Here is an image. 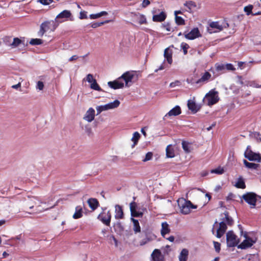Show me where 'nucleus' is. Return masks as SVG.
I'll list each match as a JSON object with an SVG mask.
<instances>
[{
	"instance_id": "f257e3e1",
	"label": "nucleus",
	"mask_w": 261,
	"mask_h": 261,
	"mask_svg": "<svg viewBox=\"0 0 261 261\" xmlns=\"http://www.w3.org/2000/svg\"><path fill=\"white\" fill-rule=\"evenodd\" d=\"M42 203L37 197L28 196V199L25 200L24 206L25 208L31 210L29 214H38L48 209L41 208V204Z\"/></svg>"
},
{
	"instance_id": "f03ea898",
	"label": "nucleus",
	"mask_w": 261,
	"mask_h": 261,
	"mask_svg": "<svg viewBox=\"0 0 261 261\" xmlns=\"http://www.w3.org/2000/svg\"><path fill=\"white\" fill-rule=\"evenodd\" d=\"M58 25L59 23H57L55 20L45 21L41 24L40 30L38 32V36L42 37L47 32H54Z\"/></svg>"
},
{
	"instance_id": "7ed1b4c3",
	"label": "nucleus",
	"mask_w": 261,
	"mask_h": 261,
	"mask_svg": "<svg viewBox=\"0 0 261 261\" xmlns=\"http://www.w3.org/2000/svg\"><path fill=\"white\" fill-rule=\"evenodd\" d=\"M178 204L180 209V212L184 215H187L191 212V209H195L197 206L194 205L190 200L184 198L178 200Z\"/></svg>"
},
{
	"instance_id": "20e7f679",
	"label": "nucleus",
	"mask_w": 261,
	"mask_h": 261,
	"mask_svg": "<svg viewBox=\"0 0 261 261\" xmlns=\"http://www.w3.org/2000/svg\"><path fill=\"white\" fill-rule=\"evenodd\" d=\"M216 71L217 74L216 76H218L221 74L225 73L227 71H233L236 70L235 67L231 63L219 64L216 63L215 65Z\"/></svg>"
},
{
	"instance_id": "39448f33",
	"label": "nucleus",
	"mask_w": 261,
	"mask_h": 261,
	"mask_svg": "<svg viewBox=\"0 0 261 261\" xmlns=\"http://www.w3.org/2000/svg\"><path fill=\"white\" fill-rule=\"evenodd\" d=\"M218 93L217 91L214 90L210 91L205 95L204 102L209 106L215 105L218 102L219 100Z\"/></svg>"
},
{
	"instance_id": "423d86ee",
	"label": "nucleus",
	"mask_w": 261,
	"mask_h": 261,
	"mask_svg": "<svg viewBox=\"0 0 261 261\" xmlns=\"http://www.w3.org/2000/svg\"><path fill=\"white\" fill-rule=\"evenodd\" d=\"M259 197L253 192H247L242 195V198L249 205L251 208H254L257 202V197Z\"/></svg>"
},
{
	"instance_id": "0eeeda50",
	"label": "nucleus",
	"mask_w": 261,
	"mask_h": 261,
	"mask_svg": "<svg viewBox=\"0 0 261 261\" xmlns=\"http://www.w3.org/2000/svg\"><path fill=\"white\" fill-rule=\"evenodd\" d=\"M106 210V208L103 209L102 212L98 215L97 219L103 224L110 226L112 218L111 213L110 210L107 212Z\"/></svg>"
},
{
	"instance_id": "6e6552de",
	"label": "nucleus",
	"mask_w": 261,
	"mask_h": 261,
	"mask_svg": "<svg viewBox=\"0 0 261 261\" xmlns=\"http://www.w3.org/2000/svg\"><path fill=\"white\" fill-rule=\"evenodd\" d=\"M244 156L250 161L261 162V155L259 153L253 152L250 146H248L244 152Z\"/></svg>"
},
{
	"instance_id": "1a4fd4ad",
	"label": "nucleus",
	"mask_w": 261,
	"mask_h": 261,
	"mask_svg": "<svg viewBox=\"0 0 261 261\" xmlns=\"http://www.w3.org/2000/svg\"><path fill=\"white\" fill-rule=\"evenodd\" d=\"M68 19H69L71 21L73 20L71 12L69 10H65L56 16L55 21L59 24L67 20Z\"/></svg>"
},
{
	"instance_id": "9d476101",
	"label": "nucleus",
	"mask_w": 261,
	"mask_h": 261,
	"mask_svg": "<svg viewBox=\"0 0 261 261\" xmlns=\"http://www.w3.org/2000/svg\"><path fill=\"white\" fill-rule=\"evenodd\" d=\"M226 242L228 247H232L238 245L239 240L232 231H229L226 233Z\"/></svg>"
},
{
	"instance_id": "9b49d317",
	"label": "nucleus",
	"mask_w": 261,
	"mask_h": 261,
	"mask_svg": "<svg viewBox=\"0 0 261 261\" xmlns=\"http://www.w3.org/2000/svg\"><path fill=\"white\" fill-rule=\"evenodd\" d=\"M137 72L136 71H128L124 72L120 77V79H123L125 83V86L129 87L130 84L129 83L132 82L133 79L137 74Z\"/></svg>"
},
{
	"instance_id": "f8f14e48",
	"label": "nucleus",
	"mask_w": 261,
	"mask_h": 261,
	"mask_svg": "<svg viewBox=\"0 0 261 261\" xmlns=\"http://www.w3.org/2000/svg\"><path fill=\"white\" fill-rule=\"evenodd\" d=\"M244 236L245 238V240L238 246V248L241 249H246L250 248L255 243V241L252 238L249 237L246 233L244 234Z\"/></svg>"
},
{
	"instance_id": "ddd939ff",
	"label": "nucleus",
	"mask_w": 261,
	"mask_h": 261,
	"mask_svg": "<svg viewBox=\"0 0 261 261\" xmlns=\"http://www.w3.org/2000/svg\"><path fill=\"white\" fill-rule=\"evenodd\" d=\"M185 37L189 40H193L201 36L198 28L193 29L189 33L184 34Z\"/></svg>"
},
{
	"instance_id": "4468645a",
	"label": "nucleus",
	"mask_w": 261,
	"mask_h": 261,
	"mask_svg": "<svg viewBox=\"0 0 261 261\" xmlns=\"http://www.w3.org/2000/svg\"><path fill=\"white\" fill-rule=\"evenodd\" d=\"M227 227L226 223L222 221L219 223V227L217 230L216 237L218 238H221L225 233Z\"/></svg>"
},
{
	"instance_id": "2eb2a0df",
	"label": "nucleus",
	"mask_w": 261,
	"mask_h": 261,
	"mask_svg": "<svg viewBox=\"0 0 261 261\" xmlns=\"http://www.w3.org/2000/svg\"><path fill=\"white\" fill-rule=\"evenodd\" d=\"M212 77L211 74L208 71H205L201 74V77L198 79L196 82V84H204L208 82Z\"/></svg>"
},
{
	"instance_id": "dca6fc26",
	"label": "nucleus",
	"mask_w": 261,
	"mask_h": 261,
	"mask_svg": "<svg viewBox=\"0 0 261 261\" xmlns=\"http://www.w3.org/2000/svg\"><path fill=\"white\" fill-rule=\"evenodd\" d=\"M181 113V110L180 107L178 106H176L165 115L164 118L176 116L180 114Z\"/></svg>"
},
{
	"instance_id": "f3484780",
	"label": "nucleus",
	"mask_w": 261,
	"mask_h": 261,
	"mask_svg": "<svg viewBox=\"0 0 261 261\" xmlns=\"http://www.w3.org/2000/svg\"><path fill=\"white\" fill-rule=\"evenodd\" d=\"M121 79L119 77L117 80L112 82H109L108 84L110 87L113 89H118L122 88L124 87V84L122 82H120L119 80Z\"/></svg>"
},
{
	"instance_id": "a211bd4d",
	"label": "nucleus",
	"mask_w": 261,
	"mask_h": 261,
	"mask_svg": "<svg viewBox=\"0 0 261 261\" xmlns=\"http://www.w3.org/2000/svg\"><path fill=\"white\" fill-rule=\"evenodd\" d=\"M119 105L120 101L118 100H115L113 102L106 104L103 106H101V111L116 108L119 106Z\"/></svg>"
},
{
	"instance_id": "6ab92c4d",
	"label": "nucleus",
	"mask_w": 261,
	"mask_h": 261,
	"mask_svg": "<svg viewBox=\"0 0 261 261\" xmlns=\"http://www.w3.org/2000/svg\"><path fill=\"white\" fill-rule=\"evenodd\" d=\"M151 257L153 261H163V256L159 249H155L151 254Z\"/></svg>"
},
{
	"instance_id": "aec40b11",
	"label": "nucleus",
	"mask_w": 261,
	"mask_h": 261,
	"mask_svg": "<svg viewBox=\"0 0 261 261\" xmlns=\"http://www.w3.org/2000/svg\"><path fill=\"white\" fill-rule=\"evenodd\" d=\"M115 218L116 219H122L124 218V214L122 210V207L120 205L117 204L115 205Z\"/></svg>"
},
{
	"instance_id": "412c9836",
	"label": "nucleus",
	"mask_w": 261,
	"mask_h": 261,
	"mask_svg": "<svg viewBox=\"0 0 261 261\" xmlns=\"http://www.w3.org/2000/svg\"><path fill=\"white\" fill-rule=\"evenodd\" d=\"M187 105L188 109L191 110L193 113H196L200 109V107L197 105L195 101L191 100L188 101Z\"/></svg>"
},
{
	"instance_id": "4be33fe9",
	"label": "nucleus",
	"mask_w": 261,
	"mask_h": 261,
	"mask_svg": "<svg viewBox=\"0 0 261 261\" xmlns=\"http://www.w3.org/2000/svg\"><path fill=\"white\" fill-rule=\"evenodd\" d=\"M95 110L93 108H90L86 112L84 119L88 122H91L94 119Z\"/></svg>"
},
{
	"instance_id": "5701e85b",
	"label": "nucleus",
	"mask_w": 261,
	"mask_h": 261,
	"mask_svg": "<svg viewBox=\"0 0 261 261\" xmlns=\"http://www.w3.org/2000/svg\"><path fill=\"white\" fill-rule=\"evenodd\" d=\"M87 202L90 208L93 211L95 210L99 206V203L96 198H90L88 200Z\"/></svg>"
},
{
	"instance_id": "b1692460",
	"label": "nucleus",
	"mask_w": 261,
	"mask_h": 261,
	"mask_svg": "<svg viewBox=\"0 0 261 261\" xmlns=\"http://www.w3.org/2000/svg\"><path fill=\"white\" fill-rule=\"evenodd\" d=\"M166 17V13L162 11L159 14L154 15L152 17V20L154 22H162L165 20Z\"/></svg>"
},
{
	"instance_id": "393cba45",
	"label": "nucleus",
	"mask_w": 261,
	"mask_h": 261,
	"mask_svg": "<svg viewBox=\"0 0 261 261\" xmlns=\"http://www.w3.org/2000/svg\"><path fill=\"white\" fill-rule=\"evenodd\" d=\"M189 256V251L187 249H182L179 256V261H187Z\"/></svg>"
},
{
	"instance_id": "a878e982",
	"label": "nucleus",
	"mask_w": 261,
	"mask_h": 261,
	"mask_svg": "<svg viewBox=\"0 0 261 261\" xmlns=\"http://www.w3.org/2000/svg\"><path fill=\"white\" fill-rule=\"evenodd\" d=\"M170 232V229L169 228V224L166 222H164L162 223V229L161 230V235L165 237L166 234L169 233Z\"/></svg>"
},
{
	"instance_id": "bb28decb",
	"label": "nucleus",
	"mask_w": 261,
	"mask_h": 261,
	"mask_svg": "<svg viewBox=\"0 0 261 261\" xmlns=\"http://www.w3.org/2000/svg\"><path fill=\"white\" fill-rule=\"evenodd\" d=\"M234 186L238 189H244L246 188V184L242 177L240 176L238 178Z\"/></svg>"
},
{
	"instance_id": "cd10ccee",
	"label": "nucleus",
	"mask_w": 261,
	"mask_h": 261,
	"mask_svg": "<svg viewBox=\"0 0 261 261\" xmlns=\"http://www.w3.org/2000/svg\"><path fill=\"white\" fill-rule=\"evenodd\" d=\"M164 57L166 59L167 61L169 64L172 63V51H169V49L166 48L164 51Z\"/></svg>"
},
{
	"instance_id": "c85d7f7f",
	"label": "nucleus",
	"mask_w": 261,
	"mask_h": 261,
	"mask_svg": "<svg viewBox=\"0 0 261 261\" xmlns=\"http://www.w3.org/2000/svg\"><path fill=\"white\" fill-rule=\"evenodd\" d=\"M132 221L133 222V230L137 233L141 231V227L138 220L133 218H131Z\"/></svg>"
},
{
	"instance_id": "c756f323",
	"label": "nucleus",
	"mask_w": 261,
	"mask_h": 261,
	"mask_svg": "<svg viewBox=\"0 0 261 261\" xmlns=\"http://www.w3.org/2000/svg\"><path fill=\"white\" fill-rule=\"evenodd\" d=\"M82 216V208L80 206H76L75 208V212L73 215V218L77 219L81 218Z\"/></svg>"
},
{
	"instance_id": "7c9ffc66",
	"label": "nucleus",
	"mask_w": 261,
	"mask_h": 261,
	"mask_svg": "<svg viewBox=\"0 0 261 261\" xmlns=\"http://www.w3.org/2000/svg\"><path fill=\"white\" fill-rule=\"evenodd\" d=\"M243 163L247 168L251 169H257L259 166L257 164L248 162L246 160H244Z\"/></svg>"
},
{
	"instance_id": "2f4dec72",
	"label": "nucleus",
	"mask_w": 261,
	"mask_h": 261,
	"mask_svg": "<svg viewBox=\"0 0 261 261\" xmlns=\"http://www.w3.org/2000/svg\"><path fill=\"white\" fill-rule=\"evenodd\" d=\"M166 155L168 158H173L175 156L173 149L171 145H168L166 149Z\"/></svg>"
},
{
	"instance_id": "473e14b6",
	"label": "nucleus",
	"mask_w": 261,
	"mask_h": 261,
	"mask_svg": "<svg viewBox=\"0 0 261 261\" xmlns=\"http://www.w3.org/2000/svg\"><path fill=\"white\" fill-rule=\"evenodd\" d=\"M224 215L225 219H223V221H224L228 225L231 226L233 223V219L229 216L227 212L225 213Z\"/></svg>"
},
{
	"instance_id": "72a5a7b5",
	"label": "nucleus",
	"mask_w": 261,
	"mask_h": 261,
	"mask_svg": "<svg viewBox=\"0 0 261 261\" xmlns=\"http://www.w3.org/2000/svg\"><path fill=\"white\" fill-rule=\"evenodd\" d=\"M90 88L93 90L101 91L102 89L100 87V86L97 84L96 80L95 79L94 81L91 83Z\"/></svg>"
},
{
	"instance_id": "f704fd0d",
	"label": "nucleus",
	"mask_w": 261,
	"mask_h": 261,
	"mask_svg": "<svg viewBox=\"0 0 261 261\" xmlns=\"http://www.w3.org/2000/svg\"><path fill=\"white\" fill-rule=\"evenodd\" d=\"M111 21V20H105V21L100 22H93L91 23V26L92 28L95 29V28L99 27L105 23H109Z\"/></svg>"
},
{
	"instance_id": "c9c22d12",
	"label": "nucleus",
	"mask_w": 261,
	"mask_h": 261,
	"mask_svg": "<svg viewBox=\"0 0 261 261\" xmlns=\"http://www.w3.org/2000/svg\"><path fill=\"white\" fill-rule=\"evenodd\" d=\"M253 7L252 5H249L247 6H245L244 8V11L246 13L247 15H252V9Z\"/></svg>"
},
{
	"instance_id": "e433bc0d",
	"label": "nucleus",
	"mask_w": 261,
	"mask_h": 261,
	"mask_svg": "<svg viewBox=\"0 0 261 261\" xmlns=\"http://www.w3.org/2000/svg\"><path fill=\"white\" fill-rule=\"evenodd\" d=\"M21 40L18 38H14L13 42L11 44V46L12 48L16 47L21 43Z\"/></svg>"
},
{
	"instance_id": "4c0bfd02",
	"label": "nucleus",
	"mask_w": 261,
	"mask_h": 261,
	"mask_svg": "<svg viewBox=\"0 0 261 261\" xmlns=\"http://www.w3.org/2000/svg\"><path fill=\"white\" fill-rule=\"evenodd\" d=\"M175 23L178 25H182L185 24V21L181 17L179 16H175Z\"/></svg>"
},
{
	"instance_id": "58836bf2",
	"label": "nucleus",
	"mask_w": 261,
	"mask_h": 261,
	"mask_svg": "<svg viewBox=\"0 0 261 261\" xmlns=\"http://www.w3.org/2000/svg\"><path fill=\"white\" fill-rule=\"evenodd\" d=\"M140 138V134L138 132H136L133 134V136L132 138V141L134 142V145H136Z\"/></svg>"
},
{
	"instance_id": "ea45409f",
	"label": "nucleus",
	"mask_w": 261,
	"mask_h": 261,
	"mask_svg": "<svg viewBox=\"0 0 261 261\" xmlns=\"http://www.w3.org/2000/svg\"><path fill=\"white\" fill-rule=\"evenodd\" d=\"M210 26L214 29H217L219 31H222L223 30V27L221 25H220L219 22H212L210 24Z\"/></svg>"
},
{
	"instance_id": "a19ab883",
	"label": "nucleus",
	"mask_w": 261,
	"mask_h": 261,
	"mask_svg": "<svg viewBox=\"0 0 261 261\" xmlns=\"http://www.w3.org/2000/svg\"><path fill=\"white\" fill-rule=\"evenodd\" d=\"M42 43V40L38 38L32 39L30 41V44L32 45H40Z\"/></svg>"
},
{
	"instance_id": "79ce46f5",
	"label": "nucleus",
	"mask_w": 261,
	"mask_h": 261,
	"mask_svg": "<svg viewBox=\"0 0 261 261\" xmlns=\"http://www.w3.org/2000/svg\"><path fill=\"white\" fill-rule=\"evenodd\" d=\"M162 27L168 32L173 31V29L171 27V23L169 22H165L162 24Z\"/></svg>"
},
{
	"instance_id": "37998d69",
	"label": "nucleus",
	"mask_w": 261,
	"mask_h": 261,
	"mask_svg": "<svg viewBox=\"0 0 261 261\" xmlns=\"http://www.w3.org/2000/svg\"><path fill=\"white\" fill-rule=\"evenodd\" d=\"M224 169L222 168H221V167H219L217 168L212 169L211 171V172L212 173H216V174H222L224 173Z\"/></svg>"
},
{
	"instance_id": "c03bdc74",
	"label": "nucleus",
	"mask_w": 261,
	"mask_h": 261,
	"mask_svg": "<svg viewBox=\"0 0 261 261\" xmlns=\"http://www.w3.org/2000/svg\"><path fill=\"white\" fill-rule=\"evenodd\" d=\"M181 144L182 147L185 152L186 153H189L190 152V150L189 149V143L186 141H183L182 142Z\"/></svg>"
},
{
	"instance_id": "a18cd8bd",
	"label": "nucleus",
	"mask_w": 261,
	"mask_h": 261,
	"mask_svg": "<svg viewBox=\"0 0 261 261\" xmlns=\"http://www.w3.org/2000/svg\"><path fill=\"white\" fill-rule=\"evenodd\" d=\"M181 47L183 49L184 55H187L188 53V49L189 48V44L186 43L182 42L181 44Z\"/></svg>"
},
{
	"instance_id": "49530a36",
	"label": "nucleus",
	"mask_w": 261,
	"mask_h": 261,
	"mask_svg": "<svg viewBox=\"0 0 261 261\" xmlns=\"http://www.w3.org/2000/svg\"><path fill=\"white\" fill-rule=\"evenodd\" d=\"M139 23L140 24H146L147 20L145 16L144 15H140L139 18Z\"/></svg>"
},
{
	"instance_id": "de8ad7c7",
	"label": "nucleus",
	"mask_w": 261,
	"mask_h": 261,
	"mask_svg": "<svg viewBox=\"0 0 261 261\" xmlns=\"http://www.w3.org/2000/svg\"><path fill=\"white\" fill-rule=\"evenodd\" d=\"M213 244L215 251L217 253H219L221 250V244L220 243L216 241H213Z\"/></svg>"
},
{
	"instance_id": "09e8293b",
	"label": "nucleus",
	"mask_w": 261,
	"mask_h": 261,
	"mask_svg": "<svg viewBox=\"0 0 261 261\" xmlns=\"http://www.w3.org/2000/svg\"><path fill=\"white\" fill-rule=\"evenodd\" d=\"M4 42L6 44V45L8 46H11V37L9 36H6L3 38Z\"/></svg>"
},
{
	"instance_id": "8fccbe9b",
	"label": "nucleus",
	"mask_w": 261,
	"mask_h": 261,
	"mask_svg": "<svg viewBox=\"0 0 261 261\" xmlns=\"http://www.w3.org/2000/svg\"><path fill=\"white\" fill-rule=\"evenodd\" d=\"M153 156V153L151 152H148L146 154L145 158L142 160L143 162H145L150 160Z\"/></svg>"
},
{
	"instance_id": "3c124183",
	"label": "nucleus",
	"mask_w": 261,
	"mask_h": 261,
	"mask_svg": "<svg viewBox=\"0 0 261 261\" xmlns=\"http://www.w3.org/2000/svg\"><path fill=\"white\" fill-rule=\"evenodd\" d=\"M185 6L189 7L190 9L192 7H195L196 6L195 2L191 1L186 2L185 4Z\"/></svg>"
},
{
	"instance_id": "603ef678",
	"label": "nucleus",
	"mask_w": 261,
	"mask_h": 261,
	"mask_svg": "<svg viewBox=\"0 0 261 261\" xmlns=\"http://www.w3.org/2000/svg\"><path fill=\"white\" fill-rule=\"evenodd\" d=\"M143 215V212H138L137 210H136L133 213L131 214L132 217H142Z\"/></svg>"
},
{
	"instance_id": "864d4df0",
	"label": "nucleus",
	"mask_w": 261,
	"mask_h": 261,
	"mask_svg": "<svg viewBox=\"0 0 261 261\" xmlns=\"http://www.w3.org/2000/svg\"><path fill=\"white\" fill-rule=\"evenodd\" d=\"M137 205L136 202H133L130 204V211L131 214L133 213L136 210Z\"/></svg>"
},
{
	"instance_id": "5fc2aeb1",
	"label": "nucleus",
	"mask_w": 261,
	"mask_h": 261,
	"mask_svg": "<svg viewBox=\"0 0 261 261\" xmlns=\"http://www.w3.org/2000/svg\"><path fill=\"white\" fill-rule=\"evenodd\" d=\"M79 18L80 19H87L88 17L87 15V12L86 11H81L80 13Z\"/></svg>"
},
{
	"instance_id": "6e6d98bb",
	"label": "nucleus",
	"mask_w": 261,
	"mask_h": 261,
	"mask_svg": "<svg viewBox=\"0 0 261 261\" xmlns=\"http://www.w3.org/2000/svg\"><path fill=\"white\" fill-rule=\"evenodd\" d=\"M38 2L43 5H48L51 4L53 0H38Z\"/></svg>"
},
{
	"instance_id": "4d7b16f0",
	"label": "nucleus",
	"mask_w": 261,
	"mask_h": 261,
	"mask_svg": "<svg viewBox=\"0 0 261 261\" xmlns=\"http://www.w3.org/2000/svg\"><path fill=\"white\" fill-rule=\"evenodd\" d=\"M94 80H95V79H93V75L91 74H88L87 75V80H86L88 83H91L94 81Z\"/></svg>"
},
{
	"instance_id": "13d9d810",
	"label": "nucleus",
	"mask_w": 261,
	"mask_h": 261,
	"mask_svg": "<svg viewBox=\"0 0 261 261\" xmlns=\"http://www.w3.org/2000/svg\"><path fill=\"white\" fill-rule=\"evenodd\" d=\"M150 4L149 0H143L142 3V7L143 8H146Z\"/></svg>"
},
{
	"instance_id": "bf43d9fd",
	"label": "nucleus",
	"mask_w": 261,
	"mask_h": 261,
	"mask_svg": "<svg viewBox=\"0 0 261 261\" xmlns=\"http://www.w3.org/2000/svg\"><path fill=\"white\" fill-rule=\"evenodd\" d=\"M100 17L99 15V13L97 14H92L89 15V18L91 19H97L98 18Z\"/></svg>"
},
{
	"instance_id": "052dcab7",
	"label": "nucleus",
	"mask_w": 261,
	"mask_h": 261,
	"mask_svg": "<svg viewBox=\"0 0 261 261\" xmlns=\"http://www.w3.org/2000/svg\"><path fill=\"white\" fill-rule=\"evenodd\" d=\"M44 87V84L42 82L38 81L37 83V88L41 90Z\"/></svg>"
},
{
	"instance_id": "680f3d73",
	"label": "nucleus",
	"mask_w": 261,
	"mask_h": 261,
	"mask_svg": "<svg viewBox=\"0 0 261 261\" xmlns=\"http://www.w3.org/2000/svg\"><path fill=\"white\" fill-rule=\"evenodd\" d=\"M180 83V82L178 81H175L174 82H172L170 84V87H174L178 85V84Z\"/></svg>"
},
{
	"instance_id": "e2e57ef3",
	"label": "nucleus",
	"mask_w": 261,
	"mask_h": 261,
	"mask_svg": "<svg viewBox=\"0 0 261 261\" xmlns=\"http://www.w3.org/2000/svg\"><path fill=\"white\" fill-rule=\"evenodd\" d=\"M78 58H79V57H78L77 56H76V55H73V56H72L71 57H70V58L69 59L68 61H69V62H72V61H74V60H77V59H78Z\"/></svg>"
},
{
	"instance_id": "0e129e2a",
	"label": "nucleus",
	"mask_w": 261,
	"mask_h": 261,
	"mask_svg": "<svg viewBox=\"0 0 261 261\" xmlns=\"http://www.w3.org/2000/svg\"><path fill=\"white\" fill-rule=\"evenodd\" d=\"M20 86H21V83L19 82L17 84L14 85L12 86V88L13 89H17L18 88L20 87Z\"/></svg>"
},
{
	"instance_id": "69168bd1",
	"label": "nucleus",
	"mask_w": 261,
	"mask_h": 261,
	"mask_svg": "<svg viewBox=\"0 0 261 261\" xmlns=\"http://www.w3.org/2000/svg\"><path fill=\"white\" fill-rule=\"evenodd\" d=\"M98 13H99V15L100 17L102 16H105V15H108V12L106 11H101Z\"/></svg>"
},
{
	"instance_id": "338daca9",
	"label": "nucleus",
	"mask_w": 261,
	"mask_h": 261,
	"mask_svg": "<svg viewBox=\"0 0 261 261\" xmlns=\"http://www.w3.org/2000/svg\"><path fill=\"white\" fill-rule=\"evenodd\" d=\"M168 240H169L170 242H173L174 241V237L173 236H171L169 237L168 238H167Z\"/></svg>"
},
{
	"instance_id": "774afa93",
	"label": "nucleus",
	"mask_w": 261,
	"mask_h": 261,
	"mask_svg": "<svg viewBox=\"0 0 261 261\" xmlns=\"http://www.w3.org/2000/svg\"><path fill=\"white\" fill-rule=\"evenodd\" d=\"M149 241V239H147V240L146 241H143L142 240L141 242H140V245H145L147 242Z\"/></svg>"
}]
</instances>
